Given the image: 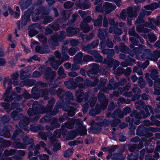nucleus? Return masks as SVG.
<instances>
[{
  "mask_svg": "<svg viewBox=\"0 0 160 160\" xmlns=\"http://www.w3.org/2000/svg\"><path fill=\"white\" fill-rule=\"evenodd\" d=\"M55 102L54 99H52L48 101V104L45 108L43 106H40L41 110H36L32 108H30L28 109V115L30 117L33 116L34 115L39 113H47L51 111L52 109L53 106V104Z\"/></svg>",
  "mask_w": 160,
  "mask_h": 160,
  "instance_id": "nucleus-1",
  "label": "nucleus"
},
{
  "mask_svg": "<svg viewBox=\"0 0 160 160\" xmlns=\"http://www.w3.org/2000/svg\"><path fill=\"white\" fill-rule=\"evenodd\" d=\"M12 81L11 79H9V77H6L4 78L3 81V87L6 88L7 87V88L4 95V100L7 102H9L12 101L13 99L12 95H8L5 97L6 95H8L10 92V90L12 88Z\"/></svg>",
  "mask_w": 160,
  "mask_h": 160,
  "instance_id": "nucleus-2",
  "label": "nucleus"
},
{
  "mask_svg": "<svg viewBox=\"0 0 160 160\" xmlns=\"http://www.w3.org/2000/svg\"><path fill=\"white\" fill-rule=\"evenodd\" d=\"M57 96L60 98H63L64 96H65V98L63 100L62 102L66 104H71L74 105L72 103L70 100H73L74 97L72 93L70 91L65 92L61 89H59L57 91Z\"/></svg>",
  "mask_w": 160,
  "mask_h": 160,
  "instance_id": "nucleus-3",
  "label": "nucleus"
},
{
  "mask_svg": "<svg viewBox=\"0 0 160 160\" xmlns=\"http://www.w3.org/2000/svg\"><path fill=\"white\" fill-rule=\"evenodd\" d=\"M140 10V8L138 6L128 7L127 9L128 17L131 18L136 17Z\"/></svg>",
  "mask_w": 160,
  "mask_h": 160,
  "instance_id": "nucleus-4",
  "label": "nucleus"
},
{
  "mask_svg": "<svg viewBox=\"0 0 160 160\" xmlns=\"http://www.w3.org/2000/svg\"><path fill=\"white\" fill-rule=\"evenodd\" d=\"M87 0H78L76 2L75 5L77 7L82 9L89 8L91 6L90 3Z\"/></svg>",
  "mask_w": 160,
  "mask_h": 160,
  "instance_id": "nucleus-5",
  "label": "nucleus"
},
{
  "mask_svg": "<svg viewBox=\"0 0 160 160\" xmlns=\"http://www.w3.org/2000/svg\"><path fill=\"white\" fill-rule=\"evenodd\" d=\"M49 61L50 62V65L52 68L54 70H57L58 66L61 65L63 62V60H55V58L51 57L49 59Z\"/></svg>",
  "mask_w": 160,
  "mask_h": 160,
  "instance_id": "nucleus-6",
  "label": "nucleus"
},
{
  "mask_svg": "<svg viewBox=\"0 0 160 160\" xmlns=\"http://www.w3.org/2000/svg\"><path fill=\"white\" fill-rule=\"evenodd\" d=\"M55 75V72L51 71V69L50 68L48 67L46 68L45 76L47 79L50 80L51 82H52Z\"/></svg>",
  "mask_w": 160,
  "mask_h": 160,
  "instance_id": "nucleus-7",
  "label": "nucleus"
},
{
  "mask_svg": "<svg viewBox=\"0 0 160 160\" xmlns=\"http://www.w3.org/2000/svg\"><path fill=\"white\" fill-rule=\"evenodd\" d=\"M116 8V6L115 5L108 2H106L103 4V10L107 13L111 12Z\"/></svg>",
  "mask_w": 160,
  "mask_h": 160,
  "instance_id": "nucleus-8",
  "label": "nucleus"
},
{
  "mask_svg": "<svg viewBox=\"0 0 160 160\" xmlns=\"http://www.w3.org/2000/svg\"><path fill=\"white\" fill-rule=\"evenodd\" d=\"M91 65L92 67V69L88 72V75L91 78H94L97 76L99 68L98 65L96 63H93Z\"/></svg>",
  "mask_w": 160,
  "mask_h": 160,
  "instance_id": "nucleus-9",
  "label": "nucleus"
},
{
  "mask_svg": "<svg viewBox=\"0 0 160 160\" xmlns=\"http://www.w3.org/2000/svg\"><path fill=\"white\" fill-rule=\"evenodd\" d=\"M98 99L101 103V108L103 109L106 108L108 105V100L103 94H101L100 92L98 94Z\"/></svg>",
  "mask_w": 160,
  "mask_h": 160,
  "instance_id": "nucleus-10",
  "label": "nucleus"
},
{
  "mask_svg": "<svg viewBox=\"0 0 160 160\" xmlns=\"http://www.w3.org/2000/svg\"><path fill=\"white\" fill-rule=\"evenodd\" d=\"M58 40V35L57 33H55L53 34L51 38L48 40V42L50 45L57 46L59 45Z\"/></svg>",
  "mask_w": 160,
  "mask_h": 160,
  "instance_id": "nucleus-11",
  "label": "nucleus"
},
{
  "mask_svg": "<svg viewBox=\"0 0 160 160\" xmlns=\"http://www.w3.org/2000/svg\"><path fill=\"white\" fill-rule=\"evenodd\" d=\"M80 31L78 28L69 27L66 29L67 35L68 37L76 36Z\"/></svg>",
  "mask_w": 160,
  "mask_h": 160,
  "instance_id": "nucleus-12",
  "label": "nucleus"
},
{
  "mask_svg": "<svg viewBox=\"0 0 160 160\" xmlns=\"http://www.w3.org/2000/svg\"><path fill=\"white\" fill-rule=\"evenodd\" d=\"M74 122L73 121V119H70L69 122L65 123L64 124L62 125L61 129L62 132L65 133L66 132L67 130L65 128V127L69 129H71L74 127Z\"/></svg>",
  "mask_w": 160,
  "mask_h": 160,
  "instance_id": "nucleus-13",
  "label": "nucleus"
},
{
  "mask_svg": "<svg viewBox=\"0 0 160 160\" xmlns=\"http://www.w3.org/2000/svg\"><path fill=\"white\" fill-rule=\"evenodd\" d=\"M130 116L132 118L134 117L136 118V119L134 122L135 124L138 125L140 123V119L142 118V116L140 113L137 112L136 110H133L130 114Z\"/></svg>",
  "mask_w": 160,
  "mask_h": 160,
  "instance_id": "nucleus-14",
  "label": "nucleus"
},
{
  "mask_svg": "<svg viewBox=\"0 0 160 160\" xmlns=\"http://www.w3.org/2000/svg\"><path fill=\"white\" fill-rule=\"evenodd\" d=\"M80 28L83 32L86 33L88 32L93 28L92 26H90L85 22H81Z\"/></svg>",
  "mask_w": 160,
  "mask_h": 160,
  "instance_id": "nucleus-15",
  "label": "nucleus"
},
{
  "mask_svg": "<svg viewBox=\"0 0 160 160\" xmlns=\"http://www.w3.org/2000/svg\"><path fill=\"white\" fill-rule=\"evenodd\" d=\"M84 92L81 89H79L75 91L76 101L78 102H82L83 99Z\"/></svg>",
  "mask_w": 160,
  "mask_h": 160,
  "instance_id": "nucleus-16",
  "label": "nucleus"
},
{
  "mask_svg": "<svg viewBox=\"0 0 160 160\" xmlns=\"http://www.w3.org/2000/svg\"><path fill=\"white\" fill-rule=\"evenodd\" d=\"M99 40H98L93 41L90 44H89L86 46H83L82 48L85 51L88 50V49L95 48L96 47L98 46Z\"/></svg>",
  "mask_w": 160,
  "mask_h": 160,
  "instance_id": "nucleus-17",
  "label": "nucleus"
},
{
  "mask_svg": "<svg viewBox=\"0 0 160 160\" xmlns=\"http://www.w3.org/2000/svg\"><path fill=\"white\" fill-rule=\"evenodd\" d=\"M107 158L108 159L110 158L113 159H118L120 160H124L125 158L123 157L122 155L120 154L116 153L115 154H112L111 153H110L107 156Z\"/></svg>",
  "mask_w": 160,
  "mask_h": 160,
  "instance_id": "nucleus-18",
  "label": "nucleus"
},
{
  "mask_svg": "<svg viewBox=\"0 0 160 160\" xmlns=\"http://www.w3.org/2000/svg\"><path fill=\"white\" fill-rule=\"evenodd\" d=\"M63 109L65 111L68 112V116H72L75 114L74 111L75 108L72 106H68L67 107L63 108Z\"/></svg>",
  "mask_w": 160,
  "mask_h": 160,
  "instance_id": "nucleus-19",
  "label": "nucleus"
},
{
  "mask_svg": "<svg viewBox=\"0 0 160 160\" xmlns=\"http://www.w3.org/2000/svg\"><path fill=\"white\" fill-rule=\"evenodd\" d=\"M30 17V14L27 12H26L22 16L21 22V26L22 27L26 25L29 20Z\"/></svg>",
  "mask_w": 160,
  "mask_h": 160,
  "instance_id": "nucleus-20",
  "label": "nucleus"
},
{
  "mask_svg": "<svg viewBox=\"0 0 160 160\" xmlns=\"http://www.w3.org/2000/svg\"><path fill=\"white\" fill-rule=\"evenodd\" d=\"M152 52L149 49H145L144 50L142 55L141 56L142 59L144 60L145 59H149V58H152V57L150 56Z\"/></svg>",
  "mask_w": 160,
  "mask_h": 160,
  "instance_id": "nucleus-21",
  "label": "nucleus"
},
{
  "mask_svg": "<svg viewBox=\"0 0 160 160\" xmlns=\"http://www.w3.org/2000/svg\"><path fill=\"white\" fill-rule=\"evenodd\" d=\"M29 118H24L23 120L19 122V125L20 127L24 129V130L27 129V125L29 124Z\"/></svg>",
  "mask_w": 160,
  "mask_h": 160,
  "instance_id": "nucleus-22",
  "label": "nucleus"
},
{
  "mask_svg": "<svg viewBox=\"0 0 160 160\" xmlns=\"http://www.w3.org/2000/svg\"><path fill=\"white\" fill-rule=\"evenodd\" d=\"M31 0H28L24 2L23 0H21L18 2V4L20 5L22 9L27 8L32 3Z\"/></svg>",
  "mask_w": 160,
  "mask_h": 160,
  "instance_id": "nucleus-23",
  "label": "nucleus"
},
{
  "mask_svg": "<svg viewBox=\"0 0 160 160\" xmlns=\"http://www.w3.org/2000/svg\"><path fill=\"white\" fill-rule=\"evenodd\" d=\"M144 8L148 10H153L157 8H160V0L158 3H154L145 6Z\"/></svg>",
  "mask_w": 160,
  "mask_h": 160,
  "instance_id": "nucleus-24",
  "label": "nucleus"
},
{
  "mask_svg": "<svg viewBox=\"0 0 160 160\" xmlns=\"http://www.w3.org/2000/svg\"><path fill=\"white\" fill-rule=\"evenodd\" d=\"M148 108L149 109L151 113L152 114H154L152 108L150 106L148 105L147 107V108H146V110H145L146 111V113L145 114L144 112L143 111H141L140 112L141 114L142 115L143 118H145L150 115Z\"/></svg>",
  "mask_w": 160,
  "mask_h": 160,
  "instance_id": "nucleus-25",
  "label": "nucleus"
},
{
  "mask_svg": "<svg viewBox=\"0 0 160 160\" xmlns=\"http://www.w3.org/2000/svg\"><path fill=\"white\" fill-rule=\"evenodd\" d=\"M118 117L120 118H122L124 117V114L119 109L116 110L113 113L111 117L112 118H115Z\"/></svg>",
  "mask_w": 160,
  "mask_h": 160,
  "instance_id": "nucleus-26",
  "label": "nucleus"
},
{
  "mask_svg": "<svg viewBox=\"0 0 160 160\" xmlns=\"http://www.w3.org/2000/svg\"><path fill=\"white\" fill-rule=\"evenodd\" d=\"M83 56V53L81 52H79L76 54L74 58V61L75 63H80L82 61Z\"/></svg>",
  "mask_w": 160,
  "mask_h": 160,
  "instance_id": "nucleus-27",
  "label": "nucleus"
},
{
  "mask_svg": "<svg viewBox=\"0 0 160 160\" xmlns=\"http://www.w3.org/2000/svg\"><path fill=\"white\" fill-rule=\"evenodd\" d=\"M11 116L14 121L19 120L22 117V114L20 113H18L16 111H14L11 114Z\"/></svg>",
  "mask_w": 160,
  "mask_h": 160,
  "instance_id": "nucleus-28",
  "label": "nucleus"
},
{
  "mask_svg": "<svg viewBox=\"0 0 160 160\" xmlns=\"http://www.w3.org/2000/svg\"><path fill=\"white\" fill-rule=\"evenodd\" d=\"M102 15H99L98 18L95 20L93 19L92 21L94 23V26L100 27L102 25Z\"/></svg>",
  "mask_w": 160,
  "mask_h": 160,
  "instance_id": "nucleus-29",
  "label": "nucleus"
},
{
  "mask_svg": "<svg viewBox=\"0 0 160 160\" xmlns=\"http://www.w3.org/2000/svg\"><path fill=\"white\" fill-rule=\"evenodd\" d=\"M32 97L35 99H38L40 96V91L38 90L36 88H32Z\"/></svg>",
  "mask_w": 160,
  "mask_h": 160,
  "instance_id": "nucleus-30",
  "label": "nucleus"
},
{
  "mask_svg": "<svg viewBox=\"0 0 160 160\" xmlns=\"http://www.w3.org/2000/svg\"><path fill=\"white\" fill-rule=\"evenodd\" d=\"M150 56L152 57V58H149V59L154 61H156L157 60L158 58L160 56V53L158 51H153L152 52Z\"/></svg>",
  "mask_w": 160,
  "mask_h": 160,
  "instance_id": "nucleus-31",
  "label": "nucleus"
},
{
  "mask_svg": "<svg viewBox=\"0 0 160 160\" xmlns=\"http://www.w3.org/2000/svg\"><path fill=\"white\" fill-rule=\"evenodd\" d=\"M149 71L151 72L150 76L152 79L155 80L158 78V72L157 70L152 69H150Z\"/></svg>",
  "mask_w": 160,
  "mask_h": 160,
  "instance_id": "nucleus-32",
  "label": "nucleus"
},
{
  "mask_svg": "<svg viewBox=\"0 0 160 160\" xmlns=\"http://www.w3.org/2000/svg\"><path fill=\"white\" fill-rule=\"evenodd\" d=\"M100 108L99 106H96L95 109V110L92 109L89 112V114L91 116H95L98 114L100 112Z\"/></svg>",
  "mask_w": 160,
  "mask_h": 160,
  "instance_id": "nucleus-33",
  "label": "nucleus"
},
{
  "mask_svg": "<svg viewBox=\"0 0 160 160\" xmlns=\"http://www.w3.org/2000/svg\"><path fill=\"white\" fill-rule=\"evenodd\" d=\"M99 124H100V123H96L94 126H93L92 130L94 132L98 133L101 131L102 129L100 126H102Z\"/></svg>",
  "mask_w": 160,
  "mask_h": 160,
  "instance_id": "nucleus-34",
  "label": "nucleus"
},
{
  "mask_svg": "<svg viewBox=\"0 0 160 160\" xmlns=\"http://www.w3.org/2000/svg\"><path fill=\"white\" fill-rule=\"evenodd\" d=\"M62 103L61 101H58L56 103V105L55 106L54 110L52 112V115H55L58 112L59 108H61L62 107Z\"/></svg>",
  "mask_w": 160,
  "mask_h": 160,
  "instance_id": "nucleus-35",
  "label": "nucleus"
},
{
  "mask_svg": "<svg viewBox=\"0 0 160 160\" xmlns=\"http://www.w3.org/2000/svg\"><path fill=\"white\" fill-rule=\"evenodd\" d=\"M79 50V48L78 47H72L68 50V53L70 55L73 56L76 53V52Z\"/></svg>",
  "mask_w": 160,
  "mask_h": 160,
  "instance_id": "nucleus-36",
  "label": "nucleus"
},
{
  "mask_svg": "<svg viewBox=\"0 0 160 160\" xmlns=\"http://www.w3.org/2000/svg\"><path fill=\"white\" fill-rule=\"evenodd\" d=\"M136 30L138 32L140 33L142 32L148 33L149 32V30L148 29L143 28L142 26L140 25H138L137 26Z\"/></svg>",
  "mask_w": 160,
  "mask_h": 160,
  "instance_id": "nucleus-37",
  "label": "nucleus"
},
{
  "mask_svg": "<svg viewBox=\"0 0 160 160\" xmlns=\"http://www.w3.org/2000/svg\"><path fill=\"white\" fill-rule=\"evenodd\" d=\"M113 60L112 59H109L108 58H105L103 63H107L108 65V66L107 68H110L112 67L113 64Z\"/></svg>",
  "mask_w": 160,
  "mask_h": 160,
  "instance_id": "nucleus-38",
  "label": "nucleus"
},
{
  "mask_svg": "<svg viewBox=\"0 0 160 160\" xmlns=\"http://www.w3.org/2000/svg\"><path fill=\"white\" fill-rule=\"evenodd\" d=\"M50 134L49 133H46L44 132H40L39 133V136L42 140H46L47 139V137H49V134Z\"/></svg>",
  "mask_w": 160,
  "mask_h": 160,
  "instance_id": "nucleus-39",
  "label": "nucleus"
},
{
  "mask_svg": "<svg viewBox=\"0 0 160 160\" xmlns=\"http://www.w3.org/2000/svg\"><path fill=\"white\" fill-rule=\"evenodd\" d=\"M73 152V149L72 148L68 149L65 151L64 153V157L68 158L71 156Z\"/></svg>",
  "mask_w": 160,
  "mask_h": 160,
  "instance_id": "nucleus-40",
  "label": "nucleus"
},
{
  "mask_svg": "<svg viewBox=\"0 0 160 160\" xmlns=\"http://www.w3.org/2000/svg\"><path fill=\"white\" fill-rule=\"evenodd\" d=\"M70 12L69 11H63L62 12V15L63 18V19L65 20L68 19L70 17Z\"/></svg>",
  "mask_w": 160,
  "mask_h": 160,
  "instance_id": "nucleus-41",
  "label": "nucleus"
},
{
  "mask_svg": "<svg viewBox=\"0 0 160 160\" xmlns=\"http://www.w3.org/2000/svg\"><path fill=\"white\" fill-rule=\"evenodd\" d=\"M78 16V15L77 13L73 14L72 16V19L70 21L68 22L67 24V25L70 26L73 23L75 22Z\"/></svg>",
  "mask_w": 160,
  "mask_h": 160,
  "instance_id": "nucleus-42",
  "label": "nucleus"
},
{
  "mask_svg": "<svg viewBox=\"0 0 160 160\" xmlns=\"http://www.w3.org/2000/svg\"><path fill=\"white\" fill-rule=\"evenodd\" d=\"M94 36V33L92 32L90 33L88 36L87 35H83L81 37L83 40L85 39L87 40H89L92 39Z\"/></svg>",
  "mask_w": 160,
  "mask_h": 160,
  "instance_id": "nucleus-43",
  "label": "nucleus"
},
{
  "mask_svg": "<svg viewBox=\"0 0 160 160\" xmlns=\"http://www.w3.org/2000/svg\"><path fill=\"white\" fill-rule=\"evenodd\" d=\"M133 72H136L139 75H143V72L142 71L141 68L135 67L133 69Z\"/></svg>",
  "mask_w": 160,
  "mask_h": 160,
  "instance_id": "nucleus-44",
  "label": "nucleus"
},
{
  "mask_svg": "<svg viewBox=\"0 0 160 160\" xmlns=\"http://www.w3.org/2000/svg\"><path fill=\"white\" fill-rule=\"evenodd\" d=\"M128 33L130 35L134 36L136 37H139V35L135 32V27H133L129 30Z\"/></svg>",
  "mask_w": 160,
  "mask_h": 160,
  "instance_id": "nucleus-45",
  "label": "nucleus"
},
{
  "mask_svg": "<svg viewBox=\"0 0 160 160\" xmlns=\"http://www.w3.org/2000/svg\"><path fill=\"white\" fill-rule=\"evenodd\" d=\"M23 140L24 144L26 145L29 144L33 141L32 139L29 138L28 137H25L24 138Z\"/></svg>",
  "mask_w": 160,
  "mask_h": 160,
  "instance_id": "nucleus-46",
  "label": "nucleus"
},
{
  "mask_svg": "<svg viewBox=\"0 0 160 160\" xmlns=\"http://www.w3.org/2000/svg\"><path fill=\"white\" fill-rule=\"evenodd\" d=\"M22 133V131L21 129H18L16 130L13 133L12 137V139L14 140L15 138L18 136L20 134Z\"/></svg>",
  "mask_w": 160,
  "mask_h": 160,
  "instance_id": "nucleus-47",
  "label": "nucleus"
},
{
  "mask_svg": "<svg viewBox=\"0 0 160 160\" xmlns=\"http://www.w3.org/2000/svg\"><path fill=\"white\" fill-rule=\"evenodd\" d=\"M49 26L55 31H58L59 29V26L58 23L57 22H53L52 24H49Z\"/></svg>",
  "mask_w": 160,
  "mask_h": 160,
  "instance_id": "nucleus-48",
  "label": "nucleus"
},
{
  "mask_svg": "<svg viewBox=\"0 0 160 160\" xmlns=\"http://www.w3.org/2000/svg\"><path fill=\"white\" fill-rule=\"evenodd\" d=\"M66 33L64 31H61L59 35H58L59 40V41L61 42L64 40L66 37Z\"/></svg>",
  "mask_w": 160,
  "mask_h": 160,
  "instance_id": "nucleus-49",
  "label": "nucleus"
},
{
  "mask_svg": "<svg viewBox=\"0 0 160 160\" xmlns=\"http://www.w3.org/2000/svg\"><path fill=\"white\" fill-rule=\"evenodd\" d=\"M6 132L7 133H6L5 132H2V130H0V136H3L6 138H9L11 136V134L9 132L6 130Z\"/></svg>",
  "mask_w": 160,
  "mask_h": 160,
  "instance_id": "nucleus-50",
  "label": "nucleus"
},
{
  "mask_svg": "<svg viewBox=\"0 0 160 160\" xmlns=\"http://www.w3.org/2000/svg\"><path fill=\"white\" fill-rule=\"evenodd\" d=\"M98 36L100 39L104 40L105 39V36L103 31L101 29H99L98 30Z\"/></svg>",
  "mask_w": 160,
  "mask_h": 160,
  "instance_id": "nucleus-51",
  "label": "nucleus"
},
{
  "mask_svg": "<svg viewBox=\"0 0 160 160\" xmlns=\"http://www.w3.org/2000/svg\"><path fill=\"white\" fill-rule=\"evenodd\" d=\"M135 104L138 105L137 107V108H138V107L139 106V105L142 106L144 110H146V108H147V107L146 104L143 103V101H138L136 102Z\"/></svg>",
  "mask_w": 160,
  "mask_h": 160,
  "instance_id": "nucleus-52",
  "label": "nucleus"
},
{
  "mask_svg": "<svg viewBox=\"0 0 160 160\" xmlns=\"http://www.w3.org/2000/svg\"><path fill=\"white\" fill-rule=\"evenodd\" d=\"M97 98L96 97L92 98L90 99L89 103L91 107H93L96 102Z\"/></svg>",
  "mask_w": 160,
  "mask_h": 160,
  "instance_id": "nucleus-53",
  "label": "nucleus"
},
{
  "mask_svg": "<svg viewBox=\"0 0 160 160\" xmlns=\"http://www.w3.org/2000/svg\"><path fill=\"white\" fill-rule=\"evenodd\" d=\"M145 48V46L143 45H140L139 46V47L138 48H135L134 49V50L135 52L136 53H140L142 52V51L141 50V49L143 48L144 49Z\"/></svg>",
  "mask_w": 160,
  "mask_h": 160,
  "instance_id": "nucleus-54",
  "label": "nucleus"
},
{
  "mask_svg": "<svg viewBox=\"0 0 160 160\" xmlns=\"http://www.w3.org/2000/svg\"><path fill=\"white\" fill-rule=\"evenodd\" d=\"M44 49L43 47L40 46H37L35 48L36 52L42 54L44 53Z\"/></svg>",
  "mask_w": 160,
  "mask_h": 160,
  "instance_id": "nucleus-55",
  "label": "nucleus"
},
{
  "mask_svg": "<svg viewBox=\"0 0 160 160\" xmlns=\"http://www.w3.org/2000/svg\"><path fill=\"white\" fill-rule=\"evenodd\" d=\"M74 5L73 3L71 1L66 2L64 4V7L66 8H71Z\"/></svg>",
  "mask_w": 160,
  "mask_h": 160,
  "instance_id": "nucleus-56",
  "label": "nucleus"
},
{
  "mask_svg": "<svg viewBox=\"0 0 160 160\" xmlns=\"http://www.w3.org/2000/svg\"><path fill=\"white\" fill-rule=\"evenodd\" d=\"M127 17V15L126 10L124 9H123L120 14L119 18L122 19H125Z\"/></svg>",
  "mask_w": 160,
  "mask_h": 160,
  "instance_id": "nucleus-57",
  "label": "nucleus"
},
{
  "mask_svg": "<svg viewBox=\"0 0 160 160\" xmlns=\"http://www.w3.org/2000/svg\"><path fill=\"white\" fill-rule=\"evenodd\" d=\"M50 121V117L47 116H46L40 119V122L41 123H44L47 122H49Z\"/></svg>",
  "mask_w": 160,
  "mask_h": 160,
  "instance_id": "nucleus-58",
  "label": "nucleus"
},
{
  "mask_svg": "<svg viewBox=\"0 0 160 160\" xmlns=\"http://www.w3.org/2000/svg\"><path fill=\"white\" fill-rule=\"evenodd\" d=\"M94 138L91 137V136H89L87 139H86L84 142L85 143L88 144L90 143H93L94 142Z\"/></svg>",
  "mask_w": 160,
  "mask_h": 160,
  "instance_id": "nucleus-59",
  "label": "nucleus"
},
{
  "mask_svg": "<svg viewBox=\"0 0 160 160\" xmlns=\"http://www.w3.org/2000/svg\"><path fill=\"white\" fill-rule=\"evenodd\" d=\"M122 33V32L121 28L117 27L116 26L114 30V33L117 34L121 35Z\"/></svg>",
  "mask_w": 160,
  "mask_h": 160,
  "instance_id": "nucleus-60",
  "label": "nucleus"
},
{
  "mask_svg": "<svg viewBox=\"0 0 160 160\" xmlns=\"http://www.w3.org/2000/svg\"><path fill=\"white\" fill-rule=\"evenodd\" d=\"M132 91L133 93L136 94H139L141 92V91L136 85H134V87L132 89Z\"/></svg>",
  "mask_w": 160,
  "mask_h": 160,
  "instance_id": "nucleus-61",
  "label": "nucleus"
},
{
  "mask_svg": "<svg viewBox=\"0 0 160 160\" xmlns=\"http://www.w3.org/2000/svg\"><path fill=\"white\" fill-rule=\"evenodd\" d=\"M26 81L27 86H32L36 83V81L32 79H27Z\"/></svg>",
  "mask_w": 160,
  "mask_h": 160,
  "instance_id": "nucleus-62",
  "label": "nucleus"
},
{
  "mask_svg": "<svg viewBox=\"0 0 160 160\" xmlns=\"http://www.w3.org/2000/svg\"><path fill=\"white\" fill-rule=\"evenodd\" d=\"M87 130L85 126H82L80 128V135H85L86 134L87 132Z\"/></svg>",
  "mask_w": 160,
  "mask_h": 160,
  "instance_id": "nucleus-63",
  "label": "nucleus"
},
{
  "mask_svg": "<svg viewBox=\"0 0 160 160\" xmlns=\"http://www.w3.org/2000/svg\"><path fill=\"white\" fill-rule=\"evenodd\" d=\"M49 156L46 154L41 155L39 156L40 160H48Z\"/></svg>",
  "mask_w": 160,
  "mask_h": 160,
  "instance_id": "nucleus-64",
  "label": "nucleus"
}]
</instances>
